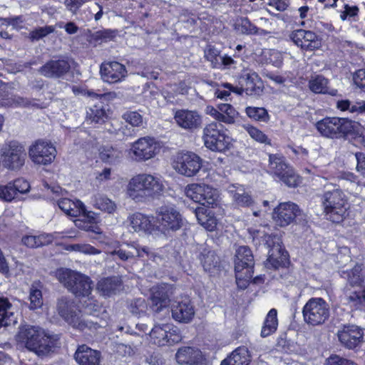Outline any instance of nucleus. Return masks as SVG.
<instances>
[{
  "label": "nucleus",
  "mask_w": 365,
  "mask_h": 365,
  "mask_svg": "<svg viewBox=\"0 0 365 365\" xmlns=\"http://www.w3.org/2000/svg\"><path fill=\"white\" fill-rule=\"evenodd\" d=\"M353 81L357 87L365 91V70L356 71L353 75Z\"/></svg>",
  "instance_id": "nucleus-64"
},
{
  "label": "nucleus",
  "mask_w": 365,
  "mask_h": 365,
  "mask_svg": "<svg viewBox=\"0 0 365 365\" xmlns=\"http://www.w3.org/2000/svg\"><path fill=\"white\" fill-rule=\"evenodd\" d=\"M227 192L232 197L234 202L240 207H249L253 203L251 196L240 185H231L227 187Z\"/></svg>",
  "instance_id": "nucleus-32"
},
{
  "label": "nucleus",
  "mask_w": 365,
  "mask_h": 365,
  "mask_svg": "<svg viewBox=\"0 0 365 365\" xmlns=\"http://www.w3.org/2000/svg\"><path fill=\"white\" fill-rule=\"evenodd\" d=\"M104 250L114 260L118 259L121 261H128L138 258L142 260L151 259L158 262L162 259L148 247L140 246L134 242L120 244L117 241H110L105 243Z\"/></svg>",
  "instance_id": "nucleus-4"
},
{
  "label": "nucleus",
  "mask_w": 365,
  "mask_h": 365,
  "mask_svg": "<svg viewBox=\"0 0 365 365\" xmlns=\"http://www.w3.org/2000/svg\"><path fill=\"white\" fill-rule=\"evenodd\" d=\"M265 230V227H260L259 229L252 227L249 229V232L256 244H263L267 248H270L268 252L267 266L270 265L277 269L285 264L288 255L279 242V239L267 234Z\"/></svg>",
  "instance_id": "nucleus-6"
},
{
  "label": "nucleus",
  "mask_w": 365,
  "mask_h": 365,
  "mask_svg": "<svg viewBox=\"0 0 365 365\" xmlns=\"http://www.w3.org/2000/svg\"><path fill=\"white\" fill-rule=\"evenodd\" d=\"M245 111L247 116L255 121L267 123L270 119L267 110L264 107L247 106Z\"/></svg>",
  "instance_id": "nucleus-44"
},
{
  "label": "nucleus",
  "mask_w": 365,
  "mask_h": 365,
  "mask_svg": "<svg viewBox=\"0 0 365 365\" xmlns=\"http://www.w3.org/2000/svg\"><path fill=\"white\" fill-rule=\"evenodd\" d=\"M146 308V304L144 299H138L135 302V304H131L130 312L135 314V317H143L142 314L144 309Z\"/></svg>",
  "instance_id": "nucleus-63"
},
{
  "label": "nucleus",
  "mask_w": 365,
  "mask_h": 365,
  "mask_svg": "<svg viewBox=\"0 0 365 365\" xmlns=\"http://www.w3.org/2000/svg\"><path fill=\"white\" fill-rule=\"evenodd\" d=\"M55 277L76 297H89L93 290V281L85 274L68 268H59Z\"/></svg>",
  "instance_id": "nucleus-5"
},
{
  "label": "nucleus",
  "mask_w": 365,
  "mask_h": 365,
  "mask_svg": "<svg viewBox=\"0 0 365 365\" xmlns=\"http://www.w3.org/2000/svg\"><path fill=\"white\" fill-rule=\"evenodd\" d=\"M302 313L304 319H326L329 316V308L322 298H311L304 305Z\"/></svg>",
  "instance_id": "nucleus-19"
},
{
  "label": "nucleus",
  "mask_w": 365,
  "mask_h": 365,
  "mask_svg": "<svg viewBox=\"0 0 365 365\" xmlns=\"http://www.w3.org/2000/svg\"><path fill=\"white\" fill-rule=\"evenodd\" d=\"M59 208L67 215L71 217H81L86 212L84 205L78 200H72L63 198L58 200Z\"/></svg>",
  "instance_id": "nucleus-30"
},
{
  "label": "nucleus",
  "mask_w": 365,
  "mask_h": 365,
  "mask_svg": "<svg viewBox=\"0 0 365 365\" xmlns=\"http://www.w3.org/2000/svg\"><path fill=\"white\" fill-rule=\"evenodd\" d=\"M279 180L290 187H295L301 182L299 177L294 173L291 167Z\"/></svg>",
  "instance_id": "nucleus-53"
},
{
  "label": "nucleus",
  "mask_w": 365,
  "mask_h": 365,
  "mask_svg": "<svg viewBox=\"0 0 365 365\" xmlns=\"http://www.w3.org/2000/svg\"><path fill=\"white\" fill-rule=\"evenodd\" d=\"M55 28L53 26L39 27L29 33V38L32 41H38L48 34L54 32Z\"/></svg>",
  "instance_id": "nucleus-56"
},
{
  "label": "nucleus",
  "mask_w": 365,
  "mask_h": 365,
  "mask_svg": "<svg viewBox=\"0 0 365 365\" xmlns=\"http://www.w3.org/2000/svg\"><path fill=\"white\" fill-rule=\"evenodd\" d=\"M155 230L158 236L170 231H176L182 226V218L176 207L172 204L163 205L155 212Z\"/></svg>",
  "instance_id": "nucleus-7"
},
{
  "label": "nucleus",
  "mask_w": 365,
  "mask_h": 365,
  "mask_svg": "<svg viewBox=\"0 0 365 365\" xmlns=\"http://www.w3.org/2000/svg\"><path fill=\"white\" fill-rule=\"evenodd\" d=\"M336 106L341 111L357 114L365 113V101L351 102L349 100H340L336 102Z\"/></svg>",
  "instance_id": "nucleus-43"
},
{
  "label": "nucleus",
  "mask_w": 365,
  "mask_h": 365,
  "mask_svg": "<svg viewBox=\"0 0 365 365\" xmlns=\"http://www.w3.org/2000/svg\"><path fill=\"white\" fill-rule=\"evenodd\" d=\"M175 359L181 365H207V359L197 348L182 346L177 351Z\"/></svg>",
  "instance_id": "nucleus-18"
},
{
  "label": "nucleus",
  "mask_w": 365,
  "mask_h": 365,
  "mask_svg": "<svg viewBox=\"0 0 365 365\" xmlns=\"http://www.w3.org/2000/svg\"><path fill=\"white\" fill-rule=\"evenodd\" d=\"M203 184L193 183L188 185L185 188V195L195 202L200 204L203 201L202 195Z\"/></svg>",
  "instance_id": "nucleus-50"
},
{
  "label": "nucleus",
  "mask_w": 365,
  "mask_h": 365,
  "mask_svg": "<svg viewBox=\"0 0 365 365\" xmlns=\"http://www.w3.org/2000/svg\"><path fill=\"white\" fill-rule=\"evenodd\" d=\"M70 67L66 60H51L38 69V73L46 78H58L68 73Z\"/></svg>",
  "instance_id": "nucleus-22"
},
{
  "label": "nucleus",
  "mask_w": 365,
  "mask_h": 365,
  "mask_svg": "<svg viewBox=\"0 0 365 365\" xmlns=\"http://www.w3.org/2000/svg\"><path fill=\"white\" fill-rule=\"evenodd\" d=\"M57 311L64 319H72L78 317V309L73 300L63 297L58 300Z\"/></svg>",
  "instance_id": "nucleus-34"
},
{
  "label": "nucleus",
  "mask_w": 365,
  "mask_h": 365,
  "mask_svg": "<svg viewBox=\"0 0 365 365\" xmlns=\"http://www.w3.org/2000/svg\"><path fill=\"white\" fill-rule=\"evenodd\" d=\"M76 227L88 232L93 233H101V229L96 224L95 214L91 211H86L82 216L81 219L75 221Z\"/></svg>",
  "instance_id": "nucleus-38"
},
{
  "label": "nucleus",
  "mask_w": 365,
  "mask_h": 365,
  "mask_svg": "<svg viewBox=\"0 0 365 365\" xmlns=\"http://www.w3.org/2000/svg\"><path fill=\"white\" fill-rule=\"evenodd\" d=\"M316 128L324 137L339 138L352 131L354 122L345 118L327 117L318 121Z\"/></svg>",
  "instance_id": "nucleus-9"
},
{
  "label": "nucleus",
  "mask_w": 365,
  "mask_h": 365,
  "mask_svg": "<svg viewBox=\"0 0 365 365\" xmlns=\"http://www.w3.org/2000/svg\"><path fill=\"white\" fill-rule=\"evenodd\" d=\"M301 214L299 206L292 202L280 203L274 210L272 218L277 225L285 227L292 223Z\"/></svg>",
  "instance_id": "nucleus-14"
},
{
  "label": "nucleus",
  "mask_w": 365,
  "mask_h": 365,
  "mask_svg": "<svg viewBox=\"0 0 365 365\" xmlns=\"http://www.w3.org/2000/svg\"><path fill=\"white\" fill-rule=\"evenodd\" d=\"M123 118L132 126L138 127L143 124V116L136 111H128L123 114Z\"/></svg>",
  "instance_id": "nucleus-59"
},
{
  "label": "nucleus",
  "mask_w": 365,
  "mask_h": 365,
  "mask_svg": "<svg viewBox=\"0 0 365 365\" xmlns=\"http://www.w3.org/2000/svg\"><path fill=\"white\" fill-rule=\"evenodd\" d=\"M341 277L346 279L348 285L351 287L361 288L364 282L361 265L356 264L350 271H342Z\"/></svg>",
  "instance_id": "nucleus-36"
},
{
  "label": "nucleus",
  "mask_w": 365,
  "mask_h": 365,
  "mask_svg": "<svg viewBox=\"0 0 365 365\" xmlns=\"http://www.w3.org/2000/svg\"><path fill=\"white\" fill-rule=\"evenodd\" d=\"M291 41L303 50L313 51L320 46V40L317 34L311 31L297 29L289 34Z\"/></svg>",
  "instance_id": "nucleus-17"
},
{
  "label": "nucleus",
  "mask_w": 365,
  "mask_h": 365,
  "mask_svg": "<svg viewBox=\"0 0 365 365\" xmlns=\"http://www.w3.org/2000/svg\"><path fill=\"white\" fill-rule=\"evenodd\" d=\"M55 239L53 234L43 233L39 235H26L22 237V243L31 248H36L51 243Z\"/></svg>",
  "instance_id": "nucleus-37"
},
{
  "label": "nucleus",
  "mask_w": 365,
  "mask_h": 365,
  "mask_svg": "<svg viewBox=\"0 0 365 365\" xmlns=\"http://www.w3.org/2000/svg\"><path fill=\"white\" fill-rule=\"evenodd\" d=\"M11 182L15 188V192L16 194L17 192L26 193L29 191L30 185L29 182L24 179L19 178Z\"/></svg>",
  "instance_id": "nucleus-62"
},
{
  "label": "nucleus",
  "mask_w": 365,
  "mask_h": 365,
  "mask_svg": "<svg viewBox=\"0 0 365 365\" xmlns=\"http://www.w3.org/2000/svg\"><path fill=\"white\" fill-rule=\"evenodd\" d=\"M93 205L96 208L108 213H112L116 209L115 202L102 194H97L93 197Z\"/></svg>",
  "instance_id": "nucleus-45"
},
{
  "label": "nucleus",
  "mask_w": 365,
  "mask_h": 365,
  "mask_svg": "<svg viewBox=\"0 0 365 365\" xmlns=\"http://www.w3.org/2000/svg\"><path fill=\"white\" fill-rule=\"evenodd\" d=\"M101 357L100 351L86 344L79 345L74 354L75 360L79 365H100Z\"/></svg>",
  "instance_id": "nucleus-25"
},
{
  "label": "nucleus",
  "mask_w": 365,
  "mask_h": 365,
  "mask_svg": "<svg viewBox=\"0 0 365 365\" xmlns=\"http://www.w3.org/2000/svg\"><path fill=\"white\" fill-rule=\"evenodd\" d=\"M201 166L200 158L191 152L179 153L173 165L174 169L178 173L187 177L196 175Z\"/></svg>",
  "instance_id": "nucleus-13"
},
{
  "label": "nucleus",
  "mask_w": 365,
  "mask_h": 365,
  "mask_svg": "<svg viewBox=\"0 0 365 365\" xmlns=\"http://www.w3.org/2000/svg\"><path fill=\"white\" fill-rule=\"evenodd\" d=\"M198 259L205 272H212L219 266V257L213 250L209 248L202 247Z\"/></svg>",
  "instance_id": "nucleus-33"
},
{
  "label": "nucleus",
  "mask_w": 365,
  "mask_h": 365,
  "mask_svg": "<svg viewBox=\"0 0 365 365\" xmlns=\"http://www.w3.org/2000/svg\"><path fill=\"white\" fill-rule=\"evenodd\" d=\"M202 188L204 190L202 192L203 201L200 204L212 207L216 205L219 197L217 190L205 184H203Z\"/></svg>",
  "instance_id": "nucleus-48"
},
{
  "label": "nucleus",
  "mask_w": 365,
  "mask_h": 365,
  "mask_svg": "<svg viewBox=\"0 0 365 365\" xmlns=\"http://www.w3.org/2000/svg\"><path fill=\"white\" fill-rule=\"evenodd\" d=\"M112 128H109L108 131L115 135L118 139H123L124 138L131 136L133 134V130L128 127V125L123 124L115 121L111 124Z\"/></svg>",
  "instance_id": "nucleus-47"
},
{
  "label": "nucleus",
  "mask_w": 365,
  "mask_h": 365,
  "mask_svg": "<svg viewBox=\"0 0 365 365\" xmlns=\"http://www.w3.org/2000/svg\"><path fill=\"white\" fill-rule=\"evenodd\" d=\"M172 314L174 319H191L194 315L193 307L188 300L181 302L173 307Z\"/></svg>",
  "instance_id": "nucleus-40"
},
{
  "label": "nucleus",
  "mask_w": 365,
  "mask_h": 365,
  "mask_svg": "<svg viewBox=\"0 0 365 365\" xmlns=\"http://www.w3.org/2000/svg\"><path fill=\"white\" fill-rule=\"evenodd\" d=\"M220 111V122L227 124H232L235 123V118L238 115V112L228 103H222L217 106Z\"/></svg>",
  "instance_id": "nucleus-46"
},
{
  "label": "nucleus",
  "mask_w": 365,
  "mask_h": 365,
  "mask_svg": "<svg viewBox=\"0 0 365 365\" xmlns=\"http://www.w3.org/2000/svg\"><path fill=\"white\" fill-rule=\"evenodd\" d=\"M289 168L286 163L284 157L279 155H269V172L277 176L279 179L284 176Z\"/></svg>",
  "instance_id": "nucleus-35"
},
{
  "label": "nucleus",
  "mask_w": 365,
  "mask_h": 365,
  "mask_svg": "<svg viewBox=\"0 0 365 365\" xmlns=\"http://www.w3.org/2000/svg\"><path fill=\"white\" fill-rule=\"evenodd\" d=\"M167 326L168 327L167 330H169V332H168L167 334V345L171 346L181 341L182 336L178 327L170 324H167Z\"/></svg>",
  "instance_id": "nucleus-54"
},
{
  "label": "nucleus",
  "mask_w": 365,
  "mask_h": 365,
  "mask_svg": "<svg viewBox=\"0 0 365 365\" xmlns=\"http://www.w3.org/2000/svg\"><path fill=\"white\" fill-rule=\"evenodd\" d=\"M205 58L211 63L212 68H220L222 66L220 51L213 46H209L205 50Z\"/></svg>",
  "instance_id": "nucleus-51"
},
{
  "label": "nucleus",
  "mask_w": 365,
  "mask_h": 365,
  "mask_svg": "<svg viewBox=\"0 0 365 365\" xmlns=\"http://www.w3.org/2000/svg\"><path fill=\"white\" fill-rule=\"evenodd\" d=\"M235 29L241 34H255L257 33V28L253 25L247 18H241L235 24Z\"/></svg>",
  "instance_id": "nucleus-49"
},
{
  "label": "nucleus",
  "mask_w": 365,
  "mask_h": 365,
  "mask_svg": "<svg viewBox=\"0 0 365 365\" xmlns=\"http://www.w3.org/2000/svg\"><path fill=\"white\" fill-rule=\"evenodd\" d=\"M174 119L180 128L190 130L199 128L202 123L201 116L194 110H178Z\"/></svg>",
  "instance_id": "nucleus-24"
},
{
  "label": "nucleus",
  "mask_w": 365,
  "mask_h": 365,
  "mask_svg": "<svg viewBox=\"0 0 365 365\" xmlns=\"http://www.w3.org/2000/svg\"><path fill=\"white\" fill-rule=\"evenodd\" d=\"M194 213L198 222L207 230L213 231L216 228L217 220L212 210L197 206Z\"/></svg>",
  "instance_id": "nucleus-31"
},
{
  "label": "nucleus",
  "mask_w": 365,
  "mask_h": 365,
  "mask_svg": "<svg viewBox=\"0 0 365 365\" xmlns=\"http://www.w3.org/2000/svg\"><path fill=\"white\" fill-rule=\"evenodd\" d=\"M29 299L30 309H37L41 307L43 304L41 291L33 286L30 289Z\"/></svg>",
  "instance_id": "nucleus-55"
},
{
  "label": "nucleus",
  "mask_w": 365,
  "mask_h": 365,
  "mask_svg": "<svg viewBox=\"0 0 365 365\" xmlns=\"http://www.w3.org/2000/svg\"><path fill=\"white\" fill-rule=\"evenodd\" d=\"M0 157L5 168L19 170L25 164L26 153L21 143L16 140H9L1 145Z\"/></svg>",
  "instance_id": "nucleus-8"
},
{
  "label": "nucleus",
  "mask_w": 365,
  "mask_h": 365,
  "mask_svg": "<svg viewBox=\"0 0 365 365\" xmlns=\"http://www.w3.org/2000/svg\"><path fill=\"white\" fill-rule=\"evenodd\" d=\"M86 118L88 120L96 123L104 122L108 118L105 106H103L102 103H99L88 108L86 111Z\"/></svg>",
  "instance_id": "nucleus-41"
},
{
  "label": "nucleus",
  "mask_w": 365,
  "mask_h": 365,
  "mask_svg": "<svg viewBox=\"0 0 365 365\" xmlns=\"http://www.w3.org/2000/svg\"><path fill=\"white\" fill-rule=\"evenodd\" d=\"M252 355L247 347L240 346L234 349L224 359L220 365H250Z\"/></svg>",
  "instance_id": "nucleus-27"
},
{
  "label": "nucleus",
  "mask_w": 365,
  "mask_h": 365,
  "mask_svg": "<svg viewBox=\"0 0 365 365\" xmlns=\"http://www.w3.org/2000/svg\"><path fill=\"white\" fill-rule=\"evenodd\" d=\"M339 341L346 348L355 349L360 347L364 339V331L355 325L344 326L338 331Z\"/></svg>",
  "instance_id": "nucleus-16"
},
{
  "label": "nucleus",
  "mask_w": 365,
  "mask_h": 365,
  "mask_svg": "<svg viewBox=\"0 0 365 365\" xmlns=\"http://www.w3.org/2000/svg\"><path fill=\"white\" fill-rule=\"evenodd\" d=\"M14 315V308L6 298H0V319H6Z\"/></svg>",
  "instance_id": "nucleus-58"
},
{
  "label": "nucleus",
  "mask_w": 365,
  "mask_h": 365,
  "mask_svg": "<svg viewBox=\"0 0 365 365\" xmlns=\"http://www.w3.org/2000/svg\"><path fill=\"white\" fill-rule=\"evenodd\" d=\"M205 145L212 151L222 152L228 148L230 138L226 135L222 125L212 123L203 130Z\"/></svg>",
  "instance_id": "nucleus-10"
},
{
  "label": "nucleus",
  "mask_w": 365,
  "mask_h": 365,
  "mask_svg": "<svg viewBox=\"0 0 365 365\" xmlns=\"http://www.w3.org/2000/svg\"><path fill=\"white\" fill-rule=\"evenodd\" d=\"M29 154L35 164L48 165L55 159L56 150L51 143L38 140L29 148Z\"/></svg>",
  "instance_id": "nucleus-12"
},
{
  "label": "nucleus",
  "mask_w": 365,
  "mask_h": 365,
  "mask_svg": "<svg viewBox=\"0 0 365 365\" xmlns=\"http://www.w3.org/2000/svg\"><path fill=\"white\" fill-rule=\"evenodd\" d=\"M242 86L250 96H259L263 91V84L258 74L255 71H249L243 76Z\"/></svg>",
  "instance_id": "nucleus-28"
},
{
  "label": "nucleus",
  "mask_w": 365,
  "mask_h": 365,
  "mask_svg": "<svg viewBox=\"0 0 365 365\" xmlns=\"http://www.w3.org/2000/svg\"><path fill=\"white\" fill-rule=\"evenodd\" d=\"M154 217L141 212H135L129 216L130 226L135 232L158 236L155 223H153Z\"/></svg>",
  "instance_id": "nucleus-20"
},
{
  "label": "nucleus",
  "mask_w": 365,
  "mask_h": 365,
  "mask_svg": "<svg viewBox=\"0 0 365 365\" xmlns=\"http://www.w3.org/2000/svg\"><path fill=\"white\" fill-rule=\"evenodd\" d=\"M243 128L253 140L261 143H270V140L268 137L257 127L247 124L244 125Z\"/></svg>",
  "instance_id": "nucleus-52"
},
{
  "label": "nucleus",
  "mask_w": 365,
  "mask_h": 365,
  "mask_svg": "<svg viewBox=\"0 0 365 365\" xmlns=\"http://www.w3.org/2000/svg\"><path fill=\"white\" fill-rule=\"evenodd\" d=\"M173 294V287L170 284H162L153 286L150 289L151 309L153 312H159L168 307L170 297Z\"/></svg>",
  "instance_id": "nucleus-15"
},
{
  "label": "nucleus",
  "mask_w": 365,
  "mask_h": 365,
  "mask_svg": "<svg viewBox=\"0 0 365 365\" xmlns=\"http://www.w3.org/2000/svg\"><path fill=\"white\" fill-rule=\"evenodd\" d=\"M16 193L15 192V188L12 185L11 182H9L5 185L0 186V199L6 201L11 202L13 199H14Z\"/></svg>",
  "instance_id": "nucleus-57"
},
{
  "label": "nucleus",
  "mask_w": 365,
  "mask_h": 365,
  "mask_svg": "<svg viewBox=\"0 0 365 365\" xmlns=\"http://www.w3.org/2000/svg\"><path fill=\"white\" fill-rule=\"evenodd\" d=\"M327 365H358L354 361L341 357L338 355H331L327 360Z\"/></svg>",
  "instance_id": "nucleus-61"
},
{
  "label": "nucleus",
  "mask_w": 365,
  "mask_h": 365,
  "mask_svg": "<svg viewBox=\"0 0 365 365\" xmlns=\"http://www.w3.org/2000/svg\"><path fill=\"white\" fill-rule=\"evenodd\" d=\"M321 202L326 218L334 222H342L348 215V202L344 192L336 185L324 186Z\"/></svg>",
  "instance_id": "nucleus-3"
},
{
  "label": "nucleus",
  "mask_w": 365,
  "mask_h": 365,
  "mask_svg": "<svg viewBox=\"0 0 365 365\" xmlns=\"http://www.w3.org/2000/svg\"><path fill=\"white\" fill-rule=\"evenodd\" d=\"M328 85L329 80L322 75L312 76L308 83L309 89L314 93L336 96L338 91L334 88H329Z\"/></svg>",
  "instance_id": "nucleus-29"
},
{
  "label": "nucleus",
  "mask_w": 365,
  "mask_h": 365,
  "mask_svg": "<svg viewBox=\"0 0 365 365\" xmlns=\"http://www.w3.org/2000/svg\"><path fill=\"white\" fill-rule=\"evenodd\" d=\"M160 144L154 138L145 136L135 141L129 154L136 162H143L153 158L160 151Z\"/></svg>",
  "instance_id": "nucleus-11"
},
{
  "label": "nucleus",
  "mask_w": 365,
  "mask_h": 365,
  "mask_svg": "<svg viewBox=\"0 0 365 365\" xmlns=\"http://www.w3.org/2000/svg\"><path fill=\"white\" fill-rule=\"evenodd\" d=\"M168 328L167 324L162 326H154L149 331L151 343L158 346H166L168 344L167 334L169 332V330H167Z\"/></svg>",
  "instance_id": "nucleus-39"
},
{
  "label": "nucleus",
  "mask_w": 365,
  "mask_h": 365,
  "mask_svg": "<svg viewBox=\"0 0 365 365\" xmlns=\"http://www.w3.org/2000/svg\"><path fill=\"white\" fill-rule=\"evenodd\" d=\"M122 151L110 145L102 146L99 149V157L106 163H115L122 158Z\"/></svg>",
  "instance_id": "nucleus-42"
},
{
  "label": "nucleus",
  "mask_w": 365,
  "mask_h": 365,
  "mask_svg": "<svg viewBox=\"0 0 365 365\" xmlns=\"http://www.w3.org/2000/svg\"><path fill=\"white\" fill-rule=\"evenodd\" d=\"M165 186L160 178L147 173L133 176L126 187L127 195L135 202H145L159 196Z\"/></svg>",
  "instance_id": "nucleus-2"
},
{
  "label": "nucleus",
  "mask_w": 365,
  "mask_h": 365,
  "mask_svg": "<svg viewBox=\"0 0 365 365\" xmlns=\"http://www.w3.org/2000/svg\"><path fill=\"white\" fill-rule=\"evenodd\" d=\"M17 336L29 350L38 356L54 353L61 346V334H50L39 327H21Z\"/></svg>",
  "instance_id": "nucleus-1"
},
{
  "label": "nucleus",
  "mask_w": 365,
  "mask_h": 365,
  "mask_svg": "<svg viewBox=\"0 0 365 365\" xmlns=\"http://www.w3.org/2000/svg\"><path fill=\"white\" fill-rule=\"evenodd\" d=\"M235 257V269L237 272V279L239 280L241 278V272L246 271V273L252 272L254 259L250 249L247 246L239 247Z\"/></svg>",
  "instance_id": "nucleus-23"
},
{
  "label": "nucleus",
  "mask_w": 365,
  "mask_h": 365,
  "mask_svg": "<svg viewBox=\"0 0 365 365\" xmlns=\"http://www.w3.org/2000/svg\"><path fill=\"white\" fill-rule=\"evenodd\" d=\"M278 327V321H264L261 330V336L267 337L274 333Z\"/></svg>",
  "instance_id": "nucleus-60"
},
{
  "label": "nucleus",
  "mask_w": 365,
  "mask_h": 365,
  "mask_svg": "<svg viewBox=\"0 0 365 365\" xmlns=\"http://www.w3.org/2000/svg\"><path fill=\"white\" fill-rule=\"evenodd\" d=\"M97 292L103 297H110L123 290V282L119 276L101 279L96 284Z\"/></svg>",
  "instance_id": "nucleus-26"
},
{
  "label": "nucleus",
  "mask_w": 365,
  "mask_h": 365,
  "mask_svg": "<svg viewBox=\"0 0 365 365\" xmlns=\"http://www.w3.org/2000/svg\"><path fill=\"white\" fill-rule=\"evenodd\" d=\"M102 79L108 83L121 81L126 76L127 71L123 64L117 61L106 62L101 66Z\"/></svg>",
  "instance_id": "nucleus-21"
}]
</instances>
